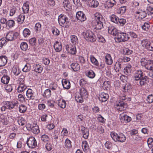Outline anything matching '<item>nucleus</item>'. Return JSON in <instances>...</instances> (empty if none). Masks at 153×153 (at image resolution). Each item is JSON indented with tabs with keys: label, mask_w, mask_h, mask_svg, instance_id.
<instances>
[{
	"label": "nucleus",
	"mask_w": 153,
	"mask_h": 153,
	"mask_svg": "<svg viewBox=\"0 0 153 153\" xmlns=\"http://www.w3.org/2000/svg\"><path fill=\"white\" fill-rule=\"evenodd\" d=\"M110 135L113 140L115 142L123 143L126 139V136L122 133L117 134L115 132L112 131Z\"/></svg>",
	"instance_id": "1"
},
{
	"label": "nucleus",
	"mask_w": 153,
	"mask_h": 153,
	"mask_svg": "<svg viewBox=\"0 0 153 153\" xmlns=\"http://www.w3.org/2000/svg\"><path fill=\"white\" fill-rule=\"evenodd\" d=\"M88 95L86 90L83 87L79 89V94L75 97V100L77 102L82 103L83 102V99L87 98Z\"/></svg>",
	"instance_id": "2"
},
{
	"label": "nucleus",
	"mask_w": 153,
	"mask_h": 153,
	"mask_svg": "<svg viewBox=\"0 0 153 153\" xmlns=\"http://www.w3.org/2000/svg\"><path fill=\"white\" fill-rule=\"evenodd\" d=\"M130 38L128 34L125 33H119L114 38L116 42H121L127 41Z\"/></svg>",
	"instance_id": "3"
},
{
	"label": "nucleus",
	"mask_w": 153,
	"mask_h": 153,
	"mask_svg": "<svg viewBox=\"0 0 153 153\" xmlns=\"http://www.w3.org/2000/svg\"><path fill=\"white\" fill-rule=\"evenodd\" d=\"M140 63L142 66L148 70L153 69V60H148L146 58H143L140 60Z\"/></svg>",
	"instance_id": "4"
},
{
	"label": "nucleus",
	"mask_w": 153,
	"mask_h": 153,
	"mask_svg": "<svg viewBox=\"0 0 153 153\" xmlns=\"http://www.w3.org/2000/svg\"><path fill=\"white\" fill-rule=\"evenodd\" d=\"M84 38L88 41L94 42L96 40V37L94 33L90 30H88L82 33Z\"/></svg>",
	"instance_id": "5"
},
{
	"label": "nucleus",
	"mask_w": 153,
	"mask_h": 153,
	"mask_svg": "<svg viewBox=\"0 0 153 153\" xmlns=\"http://www.w3.org/2000/svg\"><path fill=\"white\" fill-rule=\"evenodd\" d=\"M58 21L59 25L64 27H68L70 25L68 19L65 15H60L58 17Z\"/></svg>",
	"instance_id": "6"
},
{
	"label": "nucleus",
	"mask_w": 153,
	"mask_h": 153,
	"mask_svg": "<svg viewBox=\"0 0 153 153\" xmlns=\"http://www.w3.org/2000/svg\"><path fill=\"white\" fill-rule=\"evenodd\" d=\"M142 46L150 51H153V41H149L147 39L143 40L141 43Z\"/></svg>",
	"instance_id": "7"
},
{
	"label": "nucleus",
	"mask_w": 153,
	"mask_h": 153,
	"mask_svg": "<svg viewBox=\"0 0 153 153\" xmlns=\"http://www.w3.org/2000/svg\"><path fill=\"white\" fill-rule=\"evenodd\" d=\"M27 144L30 148H35L37 146V142L36 139L33 137H30L27 139Z\"/></svg>",
	"instance_id": "8"
},
{
	"label": "nucleus",
	"mask_w": 153,
	"mask_h": 153,
	"mask_svg": "<svg viewBox=\"0 0 153 153\" xmlns=\"http://www.w3.org/2000/svg\"><path fill=\"white\" fill-rule=\"evenodd\" d=\"M19 35L18 32L10 31L6 34V39L8 41H13L16 39Z\"/></svg>",
	"instance_id": "9"
},
{
	"label": "nucleus",
	"mask_w": 153,
	"mask_h": 153,
	"mask_svg": "<svg viewBox=\"0 0 153 153\" xmlns=\"http://www.w3.org/2000/svg\"><path fill=\"white\" fill-rule=\"evenodd\" d=\"M4 104L6 105L7 109L11 110L14 108L15 107H18L19 102L18 101H5Z\"/></svg>",
	"instance_id": "10"
},
{
	"label": "nucleus",
	"mask_w": 153,
	"mask_h": 153,
	"mask_svg": "<svg viewBox=\"0 0 153 153\" xmlns=\"http://www.w3.org/2000/svg\"><path fill=\"white\" fill-rule=\"evenodd\" d=\"M94 20L93 21V24L96 23L97 22H104V19L102 16L97 13H96L94 14Z\"/></svg>",
	"instance_id": "11"
},
{
	"label": "nucleus",
	"mask_w": 153,
	"mask_h": 153,
	"mask_svg": "<svg viewBox=\"0 0 153 153\" xmlns=\"http://www.w3.org/2000/svg\"><path fill=\"white\" fill-rule=\"evenodd\" d=\"M126 104L123 102H117L115 105V107L118 111H122L126 108Z\"/></svg>",
	"instance_id": "12"
},
{
	"label": "nucleus",
	"mask_w": 153,
	"mask_h": 153,
	"mask_svg": "<svg viewBox=\"0 0 153 153\" xmlns=\"http://www.w3.org/2000/svg\"><path fill=\"white\" fill-rule=\"evenodd\" d=\"M76 17L77 19L81 22L85 21L86 19V17L85 14L83 12L81 11H79L76 13Z\"/></svg>",
	"instance_id": "13"
},
{
	"label": "nucleus",
	"mask_w": 153,
	"mask_h": 153,
	"mask_svg": "<svg viewBox=\"0 0 153 153\" xmlns=\"http://www.w3.org/2000/svg\"><path fill=\"white\" fill-rule=\"evenodd\" d=\"M143 74L141 70L136 71L134 73V79L137 81L143 78Z\"/></svg>",
	"instance_id": "14"
},
{
	"label": "nucleus",
	"mask_w": 153,
	"mask_h": 153,
	"mask_svg": "<svg viewBox=\"0 0 153 153\" xmlns=\"http://www.w3.org/2000/svg\"><path fill=\"white\" fill-rule=\"evenodd\" d=\"M66 48L68 52L71 54H74L76 53V49L75 45L69 46L67 45Z\"/></svg>",
	"instance_id": "15"
},
{
	"label": "nucleus",
	"mask_w": 153,
	"mask_h": 153,
	"mask_svg": "<svg viewBox=\"0 0 153 153\" xmlns=\"http://www.w3.org/2000/svg\"><path fill=\"white\" fill-rule=\"evenodd\" d=\"M71 143V141L68 138H66L64 143V148L67 151H69L72 148Z\"/></svg>",
	"instance_id": "16"
},
{
	"label": "nucleus",
	"mask_w": 153,
	"mask_h": 153,
	"mask_svg": "<svg viewBox=\"0 0 153 153\" xmlns=\"http://www.w3.org/2000/svg\"><path fill=\"white\" fill-rule=\"evenodd\" d=\"M108 32L109 33L114 36L116 35L119 33L118 30L115 27L110 26L108 27Z\"/></svg>",
	"instance_id": "17"
},
{
	"label": "nucleus",
	"mask_w": 153,
	"mask_h": 153,
	"mask_svg": "<svg viewBox=\"0 0 153 153\" xmlns=\"http://www.w3.org/2000/svg\"><path fill=\"white\" fill-rule=\"evenodd\" d=\"M120 119L122 122H125L126 123L129 122L131 120V118L123 113L120 114Z\"/></svg>",
	"instance_id": "18"
},
{
	"label": "nucleus",
	"mask_w": 153,
	"mask_h": 153,
	"mask_svg": "<svg viewBox=\"0 0 153 153\" xmlns=\"http://www.w3.org/2000/svg\"><path fill=\"white\" fill-rule=\"evenodd\" d=\"M81 131L83 135V137L85 139H87L89 136V132L88 129L82 126H80Z\"/></svg>",
	"instance_id": "19"
},
{
	"label": "nucleus",
	"mask_w": 153,
	"mask_h": 153,
	"mask_svg": "<svg viewBox=\"0 0 153 153\" xmlns=\"http://www.w3.org/2000/svg\"><path fill=\"white\" fill-rule=\"evenodd\" d=\"M33 71L39 73H41L43 70V68L42 65L39 64H35L33 66Z\"/></svg>",
	"instance_id": "20"
},
{
	"label": "nucleus",
	"mask_w": 153,
	"mask_h": 153,
	"mask_svg": "<svg viewBox=\"0 0 153 153\" xmlns=\"http://www.w3.org/2000/svg\"><path fill=\"white\" fill-rule=\"evenodd\" d=\"M109 98L108 94L105 93H102L100 95L99 99L100 101L104 102H106Z\"/></svg>",
	"instance_id": "21"
},
{
	"label": "nucleus",
	"mask_w": 153,
	"mask_h": 153,
	"mask_svg": "<svg viewBox=\"0 0 153 153\" xmlns=\"http://www.w3.org/2000/svg\"><path fill=\"white\" fill-rule=\"evenodd\" d=\"M7 62V59L6 56H0V67H3L6 65Z\"/></svg>",
	"instance_id": "22"
},
{
	"label": "nucleus",
	"mask_w": 153,
	"mask_h": 153,
	"mask_svg": "<svg viewBox=\"0 0 153 153\" xmlns=\"http://www.w3.org/2000/svg\"><path fill=\"white\" fill-rule=\"evenodd\" d=\"M137 14L136 16H137L139 19H142L145 18L147 15V14L145 11H137L136 12Z\"/></svg>",
	"instance_id": "23"
},
{
	"label": "nucleus",
	"mask_w": 153,
	"mask_h": 153,
	"mask_svg": "<svg viewBox=\"0 0 153 153\" xmlns=\"http://www.w3.org/2000/svg\"><path fill=\"white\" fill-rule=\"evenodd\" d=\"M122 63L120 61V60L119 59L116 62L114 65V69L116 72H118L121 70Z\"/></svg>",
	"instance_id": "24"
},
{
	"label": "nucleus",
	"mask_w": 153,
	"mask_h": 153,
	"mask_svg": "<svg viewBox=\"0 0 153 153\" xmlns=\"http://www.w3.org/2000/svg\"><path fill=\"white\" fill-rule=\"evenodd\" d=\"M26 96L28 100L34 99L33 91L30 89H28L26 91Z\"/></svg>",
	"instance_id": "25"
},
{
	"label": "nucleus",
	"mask_w": 153,
	"mask_h": 153,
	"mask_svg": "<svg viewBox=\"0 0 153 153\" xmlns=\"http://www.w3.org/2000/svg\"><path fill=\"white\" fill-rule=\"evenodd\" d=\"M62 86L65 89H69L70 87V83L68 80L63 79L62 81Z\"/></svg>",
	"instance_id": "26"
},
{
	"label": "nucleus",
	"mask_w": 153,
	"mask_h": 153,
	"mask_svg": "<svg viewBox=\"0 0 153 153\" xmlns=\"http://www.w3.org/2000/svg\"><path fill=\"white\" fill-rule=\"evenodd\" d=\"M105 61L107 65H110L113 63V60L110 54H107L105 56Z\"/></svg>",
	"instance_id": "27"
},
{
	"label": "nucleus",
	"mask_w": 153,
	"mask_h": 153,
	"mask_svg": "<svg viewBox=\"0 0 153 153\" xmlns=\"http://www.w3.org/2000/svg\"><path fill=\"white\" fill-rule=\"evenodd\" d=\"M63 5L66 10L71 9V5L68 0H64L63 2Z\"/></svg>",
	"instance_id": "28"
},
{
	"label": "nucleus",
	"mask_w": 153,
	"mask_h": 153,
	"mask_svg": "<svg viewBox=\"0 0 153 153\" xmlns=\"http://www.w3.org/2000/svg\"><path fill=\"white\" fill-rule=\"evenodd\" d=\"M89 5L91 7H97L99 4V2L96 0H88Z\"/></svg>",
	"instance_id": "29"
},
{
	"label": "nucleus",
	"mask_w": 153,
	"mask_h": 153,
	"mask_svg": "<svg viewBox=\"0 0 153 153\" xmlns=\"http://www.w3.org/2000/svg\"><path fill=\"white\" fill-rule=\"evenodd\" d=\"M53 47L56 52H59L62 49V44L61 42L57 41L54 44Z\"/></svg>",
	"instance_id": "30"
},
{
	"label": "nucleus",
	"mask_w": 153,
	"mask_h": 153,
	"mask_svg": "<svg viewBox=\"0 0 153 153\" xmlns=\"http://www.w3.org/2000/svg\"><path fill=\"white\" fill-rule=\"evenodd\" d=\"M71 69L74 71H77L80 69V66L77 62L72 63L70 65Z\"/></svg>",
	"instance_id": "31"
},
{
	"label": "nucleus",
	"mask_w": 153,
	"mask_h": 153,
	"mask_svg": "<svg viewBox=\"0 0 153 153\" xmlns=\"http://www.w3.org/2000/svg\"><path fill=\"white\" fill-rule=\"evenodd\" d=\"M148 77L146 76H145L144 78L140 79L139 80H137L136 82L138 85L142 86L145 85L146 83V81L147 80Z\"/></svg>",
	"instance_id": "32"
},
{
	"label": "nucleus",
	"mask_w": 153,
	"mask_h": 153,
	"mask_svg": "<svg viewBox=\"0 0 153 153\" xmlns=\"http://www.w3.org/2000/svg\"><path fill=\"white\" fill-rule=\"evenodd\" d=\"M85 74L87 76L91 79L93 78L95 76L94 71L91 70H87L85 72Z\"/></svg>",
	"instance_id": "33"
},
{
	"label": "nucleus",
	"mask_w": 153,
	"mask_h": 153,
	"mask_svg": "<svg viewBox=\"0 0 153 153\" xmlns=\"http://www.w3.org/2000/svg\"><path fill=\"white\" fill-rule=\"evenodd\" d=\"M147 14L149 16H151L153 14V8L150 5H148L145 11Z\"/></svg>",
	"instance_id": "34"
},
{
	"label": "nucleus",
	"mask_w": 153,
	"mask_h": 153,
	"mask_svg": "<svg viewBox=\"0 0 153 153\" xmlns=\"http://www.w3.org/2000/svg\"><path fill=\"white\" fill-rule=\"evenodd\" d=\"M7 116L4 114H0V120L4 125H6L8 123Z\"/></svg>",
	"instance_id": "35"
},
{
	"label": "nucleus",
	"mask_w": 153,
	"mask_h": 153,
	"mask_svg": "<svg viewBox=\"0 0 153 153\" xmlns=\"http://www.w3.org/2000/svg\"><path fill=\"white\" fill-rule=\"evenodd\" d=\"M115 0H108L106 2V5L108 8L112 7L116 4Z\"/></svg>",
	"instance_id": "36"
},
{
	"label": "nucleus",
	"mask_w": 153,
	"mask_h": 153,
	"mask_svg": "<svg viewBox=\"0 0 153 153\" xmlns=\"http://www.w3.org/2000/svg\"><path fill=\"white\" fill-rule=\"evenodd\" d=\"M32 132L35 134H37L40 132V130L39 126L37 124H34L31 130Z\"/></svg>",
	"instance_id": "37"
},
{
	"label": "nucleus",
	"mask_w": 153,
	"mask_h": 153,
	"mask_svg": "<svg viewBox=\"0 0 153 153\" xmlns=\"http://www.w3.org/2000/svg\"><path fill=\"white\" fill-rule=\"evenodd\" d=\"M82 147L83 150L85 152H87L89 149V145L87 141L86 140L83 141L82 142Z\"/></svg>",
	"instance_id": "38"
},
{
	"label": "nucleus",
	"mask_w": 153,
	"mask_h": 153,
	"mask_svg": "<svg viewBox=\"0 0 153 153\" xmlns=\"http://www.w3.org/2000/svg\"><path fill=\"white\" fill-rule=\"evenodd\" d=\"M10 78L7 75H4L1 78V81L2 83L4 84H7L9 82Z\"/></svg>",
	"instance_id": "39"
},
{
	"label": "nucleus",
	"mask_w": 153,
	"mask_h": 153,
	"mask_svg": "<svg viewBox=\"0 0 153 153\" xmlns=\"http://www.w3.org/2000/svg\"><path fill=\"white\" fill-rule=\"evenodd\" d=\"M131 66L130 64H128L124 69V72L127 75L129 74L131 71Z\"/></svg>",
	"instance_id": "40"
},
{
	"label": "nucleus",
	"mask_w": 153,
	"mask_h": 153,
	"mask_svg": "<svg viewBox=\"0 0 153 153\" xmlns=\"http://www.w3.org/2000/svg\"><path fill=\"white\" fill-rule=\"evenodd\" d=\"M71 42L73 45H75L78 43V40L77 37L74 35L71 36Z\"/></svg>",
	"instance_id": "41"
},
{
	"label": "nucleus",
	"mask_w": 153,
	"mask_h": 153,
	"mask_svg": "<svg viewBox=\"0 0 153 153\" xmlns=\"http://www.w3.org/2000/svg\"><path fill=\"white\" fill-rule=\"evenodd\" d=\"M58 105L61 108H65L66 103L65 101L64 100L61 99L58 101Z\"/></svg>",
	"instance_id": "42"
},
{
	"label": "nucleus",
	"mask_w": 153,
	"mask_h": 153,
	"mask_svg": "<svg viewBox=\"0 0 153 153\" xmlns=\"http://www.w3.org/2000/svg\"><path fill=\"white\" fill-rule=\"evenodd\" d=\"M27 88V86L24 84H20L17 90L19 93H22Z\"/></svg>",
	"instance_id": "43"
},
{
	"label": "nucleus",
	"mask_w": 153,
	"mask_h": 153,
	"mask_svg": "<svg viewBox=\"0 0 153 153\" xmlns=\"http://www.w3.org/2000/svg\"><path fill=\"white\" fill-rule=\"evenodd\" d=\"M25 16L23 14H20L19 16L17 19V22L19 24L22 23L25 20Z\"/></svg>",
	"instance_id": "44"
},
{
	"label": "nucleus",
	"mask_w": 153,
	"mask_h": 153,
	"mask_svg": "<svg viewBox=\"0 0 153 153\" xmlns=\"http://www.w3.org/2000/svg\"><path fill=\"white\" fill-rule=\"evenodd\" d=\"M90 59L91 63L94 65L98 66L99 65V63L97 60L93 56H90Z\"/></svg>",
	"instance_id": "45"
},
{
	"label": "nucleus",
	"mask_w": 153,
	"mask_h": 153,
	"mask_svg": "<svg viewBox=\"0 0 153 153\" xmlns=\"http://www.w3.org/2000/svg\"><path fill=\"white\" fill-rule=\"evenodd\" d=\"M19 111L20 113H24L26 111L27 108L26 105L23 104H21L19 105Z\"/></svg>",
	"instance_id": "46"
},
{
	"label": "nucleus",
	"mask_w": 153,
	"mask_h": 153,
	"mask_svg": "<svg viewBox=\"0 0 153 153\" xmlns=\"http://www.w3.org/2000/svg\"><path fill=\"white\" fill-rule=\"evenodd\" d=\"M132 88V86L129 83L126 84L123 86V91L124 92H127L128 90H130Z\"/></svg>",
	"instance_id": "47"
},
{
	"label": "nucleus",
	"mask_w": 153,
	"mask_h": 153,
	"mask_svg": "<svg viewBox=\"0 0 153 153\" xmlns=\"http://www.w3.org/2000/svg\"><path fill=\"white\" fill-rule=\"evenodd\" d=\"M51 95V91L49 89H47L44 92L43 94V97L46 98H49Z\"/></svg>",
	"instance_id": "48"
},
{
	"label": "nucleus",
	"mask_w": 153,
	"mask_h": 153,
	"mask_svg": "<svg viewBox=\"0 0 153 153\" xmlns=\"http://www.w3.org/2000/svg\"><path fill=\"white\" fill-rule=\"evenodd\" d=\"M15 25V21L13 20H10L7 21L6 24V26L10 28L13 27Z\"/></svg>",
	"instance_id": "49"
},
{
	"label": "nucleus",
	"mask_w": 153,
	"mask_h": 153,
	"mask_svg": "<svg viewBox=\"0 0 153 153\" xmlns=\"http://www.w3.org/2000/svg\"><path fill=\"white\" fill-rule=\"evenodd\" d=\"M111 21L117 24L119 18L115 15H112L110 17Z\"/></svg>",
	"instance_id": "50"
},
{
	"label": "nucleus",
	"mask_w": 153,
	"mask_h": 153,
	"mask_svg": "<svg viewBox=\"0 0 153 153\" xmlns=\"http://www.w3.org/2000/svg\"><path fill=\"white\" fill-rule=\"evenodd\" d=\"M22 8L24 13H27L29 10V4L27 3H24Z\"/></svg>",
	"instance_id": "51"
},
{
	"label": "nucleus",
	"mask_w": 153,
	"mask_h": 153,
	"mask_svg": "<svg viewBox=\"0 0 153 153\" xmlns=\"http://www.w3.org/2000/svg\"><path fill=\"white\" fill-rule=\"evenodd\" d=\"M126 10V7L125 6L122 7L116 10L117 13L119 14H123L125 13Z\"/></svg>",
	"instance_id": "52"
},
{
	"label": "nucleus",
	"mask_w": 153,
	"mask_h": 153,
	"mask_svg": "<svg viewBox=\"0 0 153 153\" xmlns=\"http://www.w3.org/2000/svg\"><path fill=\"white\" fill-rule=\"evenodd\" d=\"M34 28L37 33L40 32L41 30V25L39 22L36 23L35 24Z\"/></svg>",
	"instance_id": "53"
},
{
	"label": "nucleus",
	"mask_w": 153,
	"mask_h": 153,
	"mask_svg": "<svg viewBox=\"0 0 153 153\" xmlns=\"http://www.w3.org/2000/svg\"><path fill=\"white\" fill-rule=\"evenodd\" d=\"M103 22H97L94 24V25L95 26V28L96 29L100 30L103 27Z\"/></svg>",
	"instance_id": "54"
},
{
	"label": "nucleus",
	"mask_w": 153,
	"mask_h": 153,
	"mask_svg": "<svg viewBox=\"0 0 153 153\" xmlns=\"http://www.w3.org/2000/svg\"><path fill=\"white\" fill-rule=\"evenodd\" d=\"M17 122L19 124L22 126L24 125L25 124L26 122L25 119L22 117L19 118Z\"/></svg>",
	"instance_id": "55"
},
{
	"label": "nucleus",
	"mask_w": 153,
	"mask_h": 153,
	"mask_svg": "<svg viewBox=\"0 0 153 153\" xmlns=\"http://www.w3.org/2000/svg\"><path fill=\"white\" fill-rule=\"evenodd\" d=\"M13 72L16 76L18 75L20 73L19 68L16 66L14 67L13 68Z\"/></svg>",
	"instance_id": "56"
},
{
	"label": "nucleus",
	"mask_w": 153,
	"mask_h": 153,
	"mask_svg": "<svg viewBox=\"0 0 153 153\" xmlns=\"http://www.w3.org/2000/svg\"><path fill=\"white\" fill-rule=\"evenodd\" d=\"M20 47L22 50L25 51L28 48L27 44L25 42H22L21 43Z\"/></svg>",
	"instance_id": "57"
},
{
	"label": "nucleus",
	"mask_w": 153,
	"mask_h": 153,
	"mask_svg": "<svg viewBox=\"0 0 153 153\" xmlns=\"http://www.w3.org/2000/svg\"><path fill=\"white\" fill-rule=\"evenodd\" d=\"M123 52L124 54L129 55L132 53L133 51L128 48H125L123 49Z\"/></svg>",
	"instance_id": "58"
},
{
	"label": "nucleus",
	"mask_w": 153,
	"mask_h": 153,
	"mask_svg": "<svg viewBox=\"0 0 153 153\" xmlns=\"http://www.w3.org/2000/svg\"><path fill=\"white\" fill-rule=\"evenodd\" d=\"M41 140L45 142H46L48 141L50 138L49 136L45 134H44L42 135L41 137Z\"/></svg>",
	"instance_id": "59"
},
{
	"label": "nucleus",
	"mask_w": 153,
	"mask_h": 153,
	"mask_svg": "<svg viewBox=\"0 0 153 153\" xmlns=\"http://www.w3.org/2000/svg\"><path fill=\"white\" fill-rule=\"evenodd\" d=\"M30 69V65L29 63H27L22 69L23 72H26L29 71Z\"/></svg>",
	"instance_id": "60"
},
{
	"label": "nucleus",
	"mask_w": 153,
	"mask_h": 153,
	"mask_svg": "<svg viewBox=\"0 0 153 153\" xmlns=\"http://www.w3.org/2000/svg\"><path fill=\"white\" fill-rule=\"evenodd\" d=\"M110 86V82L108 81H105L103 83V87L106 90H108Z\"/></svg>",
	"instance_id": "61"
},
{
	"label": "nucleus",
	"mask_w": 153,
	"mask_h": 153,
	"mask_svg": "<svg viewBox=\"0 0 153 153\" xmlns=\"http://www.w3.org/2000/svg\"><path fill=\"white\" fill-rule=\"evenodd\" d=\"M111 69L110 67H107L105 69V71L107 76L108 77L111 76Z\"/></svg>",
	"instance_id": "62"
},
{
	"label": "nucleus",
	"mask_w": 153,
	"mask_h": 153,
	"mask_svg": "<svg viewBox=\"0 0 153 153\" xmlns=\"http://www.w3.org/2000/svg\"><path fill=\"white\" fill-rule=\"evenodd\" d=\"M30 33V32L29 30L27 28L25 29L23 32V36L25 37H27L29 36Z\"/></svg>",
	"instance_id": "63"
},
{
	"label": "nucleus",
	"mask_w": 153,
	"mask_h": 153,
	"mask_svg": "<svg viewBox=\"0 0 153 153\" xmlns=\"http://www.w3.org/2000/svg\"><path fill=\"white\" fill-rule=\"evenodd\" d=\"M146 100L149 103H153V94L149 95L147 97Z\"/></svg>",
	"instance_id": "64"
}]
</instances>
